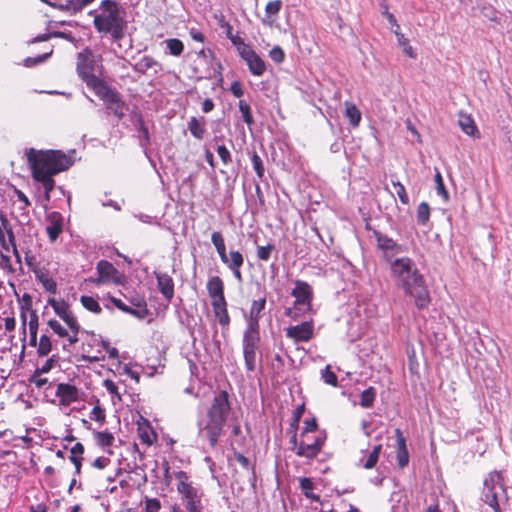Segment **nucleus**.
<instances>
[{"label": "nucleus", "mask_w": 512, "mask_h": 512, "mask_svg": "<svg viewBox=\"0 0 512 512\" xmlns=\"http://www.w3.org/2000/svg\"><path fill=\"white\" fill-rule=\"evenodd\" d=\"M344 105H345V113L344 114L348 118L350 125L352 127H358L361 122V119H362L360 110L357 108V106L354 103L349 102V101H345Z\"/></svg>", "instance_id": "72a5a7b5"}, {"label": "nucleus", "mask_w": 512, "mask_h": 512, "mask_svg": "<svg viewBox=\"0 0 512 512\" xmlns=\"http://www.w3.org/2000/svg\"><path fill=\"white\" fill-rule=\"evenodd\" d=\"M417 222L420 225H426L430 218V206L427 202H421L416 211Z\"/></svg>", "instance_id": "a18cd8bd"}, {"label": "nucleus", "mask_w": 512, "mask_h": 512, "mask_svg": "<svg viewBox=\"0 0 512 512\" xmlns=\"http://www.w3.org/2000/svg\"><path fill=\"white\" fill-rule=\"evenodd\" d=\"M239 110L241 112L243 121L248 126L252 125L254 123V119H253V116L251 113L250 105L246 101L240 100L239 101Z\"/></svg>", "instance_id": "864d4df0"}, {"label": "nucleus", "mask_w": 512, "mask_h": 512, "mask_svg": "<svg viewBox=\"0 0 512 512\" xmlns=\"http://www.w3.org/2000/svg\"><path fill=\"white\" fill-rule=\"evenodd\" d=\"M291 296H293L295 300L293 306L286 309V316L290 317L292 320H298L313 311L312 302L314 299V290L308 282L296 280L295 287L291 291Z\"/></svg>", "instance_id": "423d86ee"}, {"label": "nucleus", "mask_w": 512, "mask_h": 512, "mask_svg": "<svg viewBox=\"0 0 512 512\" xmlns=\"http://www.w3.org/2000/svg\"><path fill=\"white\" fill-rule=\"evenodd\" d=\"M390 271L396 286L414 298L417 308L424 309L430 304L431 298L425 279L411 258H395L390 263Z\"/></svg>", "instance_id": "f03ea898"}, {"label": "nucleus", "mask_w": 512, "mask_h": 512, "mask_svg": "<svg viewBox=\"0 0 512 512\" xmlns=\"http://www.w3.org/2000/svg\"><path fill=\"white\" fill-rule=\"evenodd\" d=\"M177 479V492L179 493L182 503L187 512L203 510L202 498L203 491L195 487L185 471H178L175 474Z\"/></svg>", "instance_id": "6e6552de"}, {"label": "nucleus", "mask_w": 512, "mask_h": 512, "mask_svg": "<svg viewBox=\"0 0 512 512\" xmlns=\"http://www.w3.org/2000/svg\"><path fill=\"white\" fill-rule=\"evenodd\" d=\"M260 330L245 329L242 339L243 356L246 370L253 372L256 369L260 352Z\"/></svg>", "instance_id": "1a4fd4ad"}, {"label": "nucleus", "mask_w": 512, "mask_h": 512, "mask_svg": "<svg viewBox=\"0 0 512 512\" xmlns=\"http://www.w3.org/2000/svg\"><path fill=\"white\" fill-rule=\"evenodd\" d=\"M274 250H275V246L272 243H269L266 246H258L257 247V257L262 261H268Z\"/></svg>", "instance_id": "bf43d9fd"}, {"label": "nucleus", "mask_w": 512, "mask_h": 512, "mask_svg": "<svg viewBox=\"0 0 512 512\" xmlns=\"http://www.w3.org/2000/svg\"><path fill=\"white\" fill-rule=\"evenodd\" d=\"M137 433L141 442L148 447L157 442L158 435L146 418L141 417L140 420L137 421Z\"/></svg>", "instance_id": "6ab92c4d"}, {"label": "nucleus", "mask_w": 512, "mask_h": 512, "mask_svg": "<svg viewBox=\"0 0 512 512\" xmlns=\"http://www.w3.org/2000/svg\"><path fill=\"white\" fill-rule=\"evenodd\" d=\"M48 304L53 308L54 312L64 322H78L76 316L71 311L69 304L65 300H56L55 298H49Z\"/></svg>", "instance_id": "412c9836"}, {"label": "nucleus", "mask_w": 512, "mask_h": 512, "mask_svg": "<svg viewBox=\"0 0 512 512\" xmlns=\"http://www.w3.org/2000/svg\"><path fill=\"white\" fill-rule=\"evenodd\" d=\"M265 306L266 297H261L257 300L252 301L249 311V317L247 319V329L260 330L259 320L262 317Z\"/></svg>", "instance_id": "a211bd4d"}, {"label": "nucleus", "mask_w": 512, "mask_h": 512, "mask_svg": "<svg viewBox=\"0 0 512 512\" xmlns=\"http://www.w3.org/2000/svg\"><path fill=\"white\" fill-rule=\"evenodd\" d=\"M0 227H2L4 234L7 236L9 244L16 243L12 225L10 221L7 219V217L2 213L0 214Z\"/></svg>", "instance_id": "de8ad7c7"}, {"label": "nucleus", "mask_w": 512, "mask_h": 512, "mask_svg": "<svg viewBox=\"0 0 512 512\" xmlns=\"http://www.w3.org/2000/svg\"><path fill=\"white\" fill-rule=\"evenodd\" d=\"M395 436L397 440L396 460L398 466L403 469L409 464V452L406 445V439L399 428L395 429Z\"/></svg>", "instance_id": "4be33fe9"}, {"label": "nucleus", "mask_w": 512, "mask_h": 512, "mask_svg": "<svg viewBox=\"0 0 512 512\" xmlns=\"http://www.w3.org/2000/svg\"><path fill=\"white\" fill-rule=\"evenodd\" d=\"M49 224L46 227L47 235L51 242H54L63 230V217L59 212H52L48 216Z\"/></svg>", "instance_id": "393cba45"}, {"label": "nucleus", "mask_w": 512, "mask_h": 512, "mask_svg": "<svg viewBox=\"0 0 512 512\" xmlns=\"http://www.w3.org/2000/svg\"><path fill=\"white\" fill-rule=\"evenodd\" d=\"M304 411H305V404L304 403L299 405L294 410L292 419L290 421L289 429H288V431H289V433L291 435H293L294 433H297L298 428H299V422L301 420V417L303 416Z\"/></svg>", "instance_id": "37998d69"}, {"label": "nucleus", "mask_w": 512, "mask_h": 512, "mask_svg": "<svg viewBox=\"0 0 512 512\" xmlns=\"http://www.w3.org/2000/svg\"><path fill=\"white\" fill-rule=\"evenodd\" d=\"M34 275L36 280L42 284L43 288L51 293L56 294L57 292V283L56 281L50 276L49 271L45 268H42L39 271H34Z\"/></svg>", "instance_id": "c756f323"}, {"label": "nucleus", "mask_w": 512, "mask_h": 512, "mask_svg": "<svg viewBox=\"0 0 512 512\" xmlns=\"http://www.w3.org/2000/svg\"><path fill=\"white\" fill-rule=\"evenodd\" d=\"M97 278H90L89 281L95 285L108 283H121V275L114 265L107 260H100L96 265Z\"/></svg>", "instance_id": "f8f14e48"}, {"label": "nucleus", "mask_w": 512, "mask_h": 512, "mask_svg": "<svg viewBox=\"0 0 512 512\" xmlns=\"http://www.w3.org/2000/svg\"><path fill=\"white\" fill-rule=\"evenodd\" d=\"M55 396L58 398L60 406L64 407L70 406L81 399L80 389L70 383H59Z\"/></svg>", "instance_id": "dca6fc26"}, {"label": "nucleus", "mask_w": 512, "mask_h": 512, "mask_svg": "<svg viewBox=\"0 0 512 512\" xmlns=\"http://www.w3.org/2000/svg\"><path fill=\"white\" fill-rule=\"evenodd\" d=\"M155 276L157 279V286L160 293L168 302H171L175 292L174 281L172 277L167 273H155Z\"/></svg>", "instance_id": "b1692460"}, {"label": "nucleus", "mask_w": 512, "mask_h": 512, "mask_svg": "<svg viewBox=\"0 0 512 512\" xmlns=\"http://www.w3.org/2000/svg\"><path fill=\"white\" fill-rule=\"evenodd\" d=\"M90 419L103 424L106 419L105 409L97 404L91 411Z\"/></svg>", "instance_id": "680f3d73"}, {"label": "nucleus", "mask_w": 512, "mask_h": 512, "mask_svg": "<svg viewBox=\"0 0 512 512\" xmlns=\"http://www.w3.org/2000/svg\"><path fill=\"white\" fill-rule=\"evenodd\" d=\"M101 13L96 14L93 25L97 32L110 34L114 41L124 38L126 22L120 16L119 5L115 0H102L100 3Z\"/></svg>", "instance_id": "20e7f679"}, {"label": "nucleus", "mask_w": 512, "mask_h": 512, "mask_svg": "<svg viewBox=\"0 0 512 512\" xmlns=\"http://www.w3.org/2000/svg\"><path fill=\"white\" fill-rule=\"evenodd\" d=\"M84 452L85 448L84 445L80 442H77L73 447L70 449V456L69 460L75 467V474L81 475L82 473V462L84 460Z\"/></svg>", "instance_id": "c85d7f7f"}, {"label": "nucleus", "mask_w": 512, "mask_h": 512, "mask_svg": "<svg viewBox=\"0 0 512 512\" xmlns=\"http://www.w3.org/2000/svg\"><path fill=\"white\" fill-rule=\"evenodd\" d=\"M392 185L395 188V192H396L397 196L399 197L400 202L403 205H408L410 200H409V196L406 192L405 186L398 180L392 181Z\"/></svg>", "instance_id": "6e6d98bb"}, {"label": "nucleus", "mask_w": 512, "mask_h": 512, "mask_svg": "<svg viewBox=\"0 0 512 512\" xmlns=\"http://www.w3.org/2000/svg\"><path fill=\"white\" fill-rule=\"evenodd\" d=\"M93 436L97 445L101 448L111 447L115 440L113 433L109 431H95Z\"/></svg>", "instance_id": "4c0bfd02"}, {"label": "nucleus", "mask_w": 512, "mask_h": 512, "mask_svg": "<svg viewBox=\"0 0 512 512\" xmlns=\"http://www.w3.org/2000/svg\"><path fill=\"white\" fill-rule=\"evenodd\" d=\"M119 120L122 119L127 110L126 103L121 99L120 93L109 86L106 82L93 91Z\"/></svg>", "instance_id": "9d476101"}, {"label": "nucleus", "mask_w": 512, "mask_h": 512, "mask_svg": "<svg viewBox=\"0 0 512 512\" xmlns=\"http://www.w3.org/2000/svg\"><path fill=\"white\" fill-rule=\"evenodd\" d=\"M269 57L277 64L282 63L285 60V52L280 46H274L269 51Z\"/></svg>", "instance_id": "e2e57ef3"}, {"label": "nucleus", "mask_w": 512, "mask_h": 512, "mask_svg": "<svg viewBox=\"0 0 512 512\" xmlns=\"http://www.w3.org/2000/svg\"><path fill=\"white\" fill-rule=\"evenodd\" d=\"M381 450H382L381 444L374 446L373 450L369 453V455L363 465V467L365 469H372L376 466L378 459H379V455L381 453Z\"/></svg>", "instance_id": "09e8293b"}, {"label": "nucleus", "mask_w": 512, "mask_h": 512, "mask_svg": "<svg viewBox=\"0 0 512 512\" xmlns=\"http://www.w3.org/2000/svg\"><path fill=\"white\" fill-rule=\"evenodd\" d=\"M0 267L10 274H15L16 270L12 265L11 259L8 255L0 252Z\"/></svg>", "instance_id": "69168bd1"}, {"label": "nucleus", "mask_w": 512, "mask_h": 512, "mask_svg": "<svg viewBox=\"0 0 512 512\" xmlns=\"http://www.w3.org/2000/svg\"><path fill=\"white\" fill-rule=\"evenodd\" d=\"M217 153L222 161V163L227 166L232 162V156L230 151L227 149L225 145H219L217 147Z\"/></svg>", "instance_id": "338daca9"}, {"label": "nucleus", "mask_w": 512, "mask_h": 512, "mask_svg": "<svg viewBox=\"0 0 512 512\" xmlns=\"http://www.w3.org/2000/svg\"><path fill=\"white\" fill-rule=\"evenodd\" d=\"M188 129L194 138H196L198 140L203 139V137L206 133L205 119L203 117L202 118L192 117L190 119V121L188 122Z\"/></svg>", "instance_id": "2f4dec72"}, {"label": "nucleus", "mask_w": 512, "mask_h": 512, "mask_svg": "<svg viewBox=\"0 0 512 512\" xmlns=\"http://www.w3.org/2000/svg\"><path fill=\"white\" fill-rule=\"evenodd\" d=\"M244 263V257L241 252L231 250L229 252L228 262L224 263L233 273L236 280L242 281L241 267Z\"/></svg>", "instance_id": "bb28decb"}, {"label": "nucleus", "mask_w": 512, "mask_h": 512, "mask_svg": "<svg viewBox=\"0 0 512 512\" xmlns=\"http://www.w3.org/2000/svg\"><path fill=\"white\" fill-rule=\"evenodd\" d=\"M109 300L115 307H117L122 312L135 316L136 318L139 319H144L149 313L147 309V304L143 299L138 300L136 302H132L136 308H132L126 305L121 299L116 298L114 296H109Z\"/></svg>", "instance_id": "f3484780"}, {"label": "nucleus", "mask_w": 512, "mask_h": 512, "mask_svg": "<svg viewBox=\"0 0 512 512\" xmlns=\"http://www.w3.org/2000/svg\"><path fill=\"white\" fill-rule=\"evenodd\" d=\"M458 123L465 134L475 136V134L478 133L477 126L470 115L461 113L459 115Z\"/></svg>", "instance_id": "c9c22d12"}, {"label": "nucleus", "mask_w": 512, "mask_h": 512, "mask_svg": "<svg viewBox=\"0 0 512 512\" xmlns=\"http://www.w3.org/2000/svg\"><path fill=\"white\" fill-rule=\"evenodd\" d=\"M27 163L34 181L41 183L44 198L50 201V194L55 188L54 176L67 171L74 163L71 156L62 150H36L30 148L26 152Z\"/></svg>", "instance_id": "f257e3e1"}, {"label": "nucleus", "mask_w": 512, "mask_h": 512, "mask_svg": "<svg viewBox=\"0 0 512 512\" xmlns=\"http://www.w3.org/2000/svg\"><path fill=\"white\" fill-rule=\"evenodd\" d=\"M299 487L304 496L310 500L321 503L320 496L313 492L315 486L313 481L308 477H302L299 479Z\"/></svg>", "instance_id": "f704fd0d"}, {"label": "nucleus", "mask_w": 512, "mask_h": 512, "mask_svg": "<svg viewBox=\"0 0 512 512\" xmlns=\"http://www.w3.org/2000/svg\"><path fill=\"white\" fill-rule=\"evenodd\" d=\"M282 8L281 0L269 1L265 6V16L262 18V23L266 26L272 27L276 21V16Z\"/></svg>", "instance_id": "cd10ccee"}, {"label": "nucleus", "mask_w": 512, "mask_h": 512, "mask_svg": "<svg viewBox=\"0 0 512 512\" xmlns=\"http://www.w3.org/2000/svg\"><path fill=\"white\" fill-rule=\"evenodd\" d=\"M399 45L403 48V52L410 58H416V53L413 47L409 44V40L404 37L402 33L395 30Z\"/></svg>", "instance_id": "603ef678"}, {"label": "nucleus", "mask_w": 512, "mask_h": 512, "mask_svg": "<svg viewBox=\"0 0 512 512\" xmlns=\"http://www.w3.org/2000/svg\"><path fill=\"white\" fill-rule=\"evenodd\" d=\"M251 162H252L253 168H254L257 176L260 179L263 178L264 173H265V168H264L263 161H262L261 157L256 152H254L253 155L251 156Z\"/></svg>", "instance_id": "052dcab7"}, {"label": "nucleus", "mask_w": 512, "mask_h": 512, "mask_svg": "<svg viewBox=\"0 0 512 512\" xmlns=\"http://www.w3.org/2000/svg\"><path fill=\"white\" fill-rule=\"evenodd\" d=\"M206 288L211 302L226 300L224 282L219 276L210 277L207 281Z\"/></svg>", "instance_id": "aec40b11"}, {"label": "nucleus", "mask_w": 512, "mask_h": 512, "mask_svg": "<svg viewBox=\"0 0 512 512\" xmlns=\"http://www.w3.org/2000/svg\"><path fill=\"white\" fill-rule=\"evenodd\" d=\"M169 52L173 56H180L184 50V44L181 40L177 38L167 39L165 41Z\"/></svg>", "instance_id": "3c124183"}, {"label": "nucleus", "mask_w": 512, "mask_h": 512, "mask_svg": "<svg viewBox=\"0 0 512 512\" xmlns=\"http://www.w3.org/2000/svg\"><path fill=\"white\" fill-rule=\"evenodd\" d=\"M240 57L246 62L252 75L260 77L265 73L266 63L252 47H244Z\"/></svg>", "instance_id": "2eb2a0df"}, {"label": "nucleus", "mask_w": 512, "mask_h": 512, "mask_svg": "<svg viewBox=\"0 0 512 512\" xmlns=\"http://www.w3.org/2000/svg\"><path fill=\"white\" fill-rule=\"evenodd\" d=\"M93 340L82 344L81 359L88 363H96L105 359L103 351L93 343Z\"/></svg>", "instance_id": "5701e85b"}, {"label": "nucleus", "mask_w": 512, "mask_h": 512, "mask_svg": "<svg viewBox=\"0 0 512 512\" xmlns=\"http://www.w3.org/2000/svg\"><path fill=\"white\" fill-rule=\"evenodd\" d=\"M286 337L292 339L295 343L309 342L314 337L313 320L286 328Z\"/></svg>", "instance_id": "ddd939ff"}, {"label": "nucleus", "mask_w": 512, "mask_h": 512, "mask_svg": "<svg viewBox=\"0 0 512 512\" xmlns=\"http://www.w3.org/2000/svg\"><path fill=\"white\" fill-rule=\"evenodd\" d=\"M85 7V1L83 0H67L63 4H58L57 9L70 15H75L81 12Z\"/></svg>", "instance_id": "e433bc0d"}, {"label": "nucleus", "mask_w": 512, "mask_h": 512, "mask_svg": "<svg viewBox=\"0 0 512 512\" xmlns=\"http://www.w3.org/2000/svg\"><path fill=\"white\" fill-rule=\"evenodd\" d=\"M211 241H212L213 245L215 246V249L219 255L221 262L227 263L229 254H227L225 240H224V237L221 234V232L214 231L211 235Z\"/></svg>", "instance_id": "7c9ffc66"}, {"label": "nucleus", "mask_w": 512, "mask_h": 512, "mask_svg": "<svg viewBox=\"0 0 512 512\" xmlns=\"http://www.w3.org/2000/svg\"><path fill=\"white\" fill-rule=\"evenodd\" d=\"M52 351V341L46 334L40 336L37 345V355L39 357H46Z\"/></svg>", "instance_id": "a19ab883"}, {"label": "nucleus", "mask_w": 512, "mask_h": 512, "mask_svg": "<svg viewBox=\"0 0 512 512\" xmlns=\"http://www.w3.org/2000/svg\"><path fill=\"white\" fill-rule=\"evenodd\" d=\"M157 65L159 63L153 57L145 55L133 66V69L137 73L145 74L149 69Z\"/></svg>", "instance_id": "58836bf2"}, {"label": "nucleus", "mask_w": 512, "mask_h": 512, "mask_svg": "<svg viewBox=\"0 0 512 512\" xmlns=\"http://www.w3.org/2000/svg\"><path fill=\"white\" fill-rule=\"evenodd\" d=\"M376 397V390L374 387H369L365 389L360 396V405L363 408L372 407Z\"/></svg>", "instance_id": "49530a36"}, {"label": "nucleus", "mask_w": 512, "mask_h": 512, "mask_svg": "<svg viewBox=\"0 0 512 512\" xmlns=\"http://www.w3.org/2000/svg\"><path fill=\"white\" fill-rule=\"evenodd\" d=\"M47 324L59 338L67 341V343L63 344V349L67 350L79 341V333L81 330L79 322H65L67 328L56 319H50Z\"/></svg>", "instance_id": "9b49d317"}, {"label": "nucleus", "mask_w": 512, "mask_h": 512, "mask_svg": "<svg viewBox=\"0 0 512 512\" xmlns=\"http://www.w3.org/2000/svg\"><path fill=\"white\" fill-rule=\"evenodd\" d=\"M485 503H487L493 510L494 512H500V505H499V502H498V492L497 491H493V489L491 491H486L485 493Z\"/></svg>", "instance_id": "4d7b16f0"}, {"label": "nucleus", "mask_w": 512, "mask_h": 512, "mask_svg": "<svg viewBox=\"0 0 512 512\" xmlns=\"http://www.w3.org/2000/svg\"><path fill=\"white\" fill-rule=\"evenodd\" d=\"M53 53V49L50 48L49 51L43 53L42 55H38L36 57H27L25 60H24V65L26 67H33V66H36L40 63H43L44 61H46Z\"/></svg>", "instance_id": "5fc2aeb1"}, {"label": "nucleus", "mask_w": 512, "mask_h": 512, "mask_svg": "<svg viewBox=\"0 0 512 512\" xmlns=\"http://www.w3.org/2000/svg\"><path fill=\"white\" fill-rule=\"evenodd\" d=\"M230 411L231 403L228 392L225 390L217 392L207 408L204 419L199 423V434L208 440L211 448L216 447L223 435Z\"/></svg>", "instance_id": "7ed1b4c3"}, {"label": "nucleus", "mask_w": 512, "mask_h": 512, "mask_svg": "<svg viewBox=\"0 0 512 512\" xmlns=\"http://www.w3.org/2000/svg\"><path fill=\"white\" fill-rule=\"evenodd\" d=\"M37 332H38V315L35 310H31L30 312V320H29V333L30 340L29 344L33 347H37Z\"/></svg>", "instance_id": "ea45409f"}, {"label": "nucleus", "mask_w": 512, "mask_h": 512, "mask_svg": "<svg viewBox=\"0 0 512 512\" xmlns=\"http://www.w3.org/2000/svg\"><path fill=\"white\" fill-rule=\"evenodd\" d=\"M304 426L302 428V433H312V434H318V422L315 417H312L311 419H306L303 422Z\"/></svg>", "instance_id": "0e129e2a"}, {"label": "nucleus", "mask_w": 512, "mask_h": 512, "mask_svg": "<svg viewBox=\"0 0 512 512\" xmlns=\"http://www.w3.org/2000/svg\"><path fill=\"white\" fill-rule=\"evenodd\" d=\"M111 463L110 458L105 456H99L91 462V467L97 470H103Z\"/></svg>", "instance_id": "774afa93"}, {"label": "nucleus", "mask_w": 512, "mask_h": 512, "mask_svg": "<svg viewBox=\"0 0 512 512\" xmlns=\"http://www.w3.org/2000/svg\"><path fill=\"white\" fill-rule=\"evenodd\" d=\"M24 252V260L29 269L34 273V271H39L42 268L39 267L36 256L33 254L32 250L28 247L22 248Z\"/></svg>", "instance_id": "8fccbe9b"}, {"label": "nucleus", "mask_w": 512, "mask_h": 512, "mask_svg": "<svg viewBox=\"0 0 512 512\" xmlns=\"http://www.w3.org/2000/svg\"><path fill=\"white\" fill-rule=\"evenodd\" d=\"M80 302L85 309L94 314H100L102 312V308L98 301L92 296L83 295L80 297Z\"/></svg>", "instance_id": "c03bdc74"}, {"label": "nucleus", "mask_w": 512, "mask_h": 512, "mask_svg": "<svg viewBox=\"0 0 512 512\" xmlns=\"http://www.w3.org/2000/svg\"><path fill=\"white\" fill-rule=\"evenodd\" d=\"M373 233L376 238L378 248L383 252L385 260L390 264L395 259L394 257L402 252L401 245L377 230H374Z\"/></svg>", "instance_id": "4468645a"}, {"label": "nucleus", "mask_w": 512, "mask_h": 512, "mask_svg": "<svg viewBox=\"0 0 512 512\" xmlns=\"http://www.w3.org/2000/svg\"><path fill=\"white\" fill-rule=\"evenodd\" d=\"M322 379L325 383L336 387L338 385V378L335 372L332 371L331 366L327 365L322 371Z\"/></svg>", "instance_id": "13d9d810"}, {"label": "nucleus", "mask_w": 512, "mask_h": 512, "mask_svg": "<svg viewBox=\"0 0 512 512\" xmlns=\"http://www.w3.org/2000/svg\"><path fill=\"white\" fill-rule=\"evenodd\" d=\"M484 485L485 489L488 491H491L492 489L493 491H497L498 489L505 492L504 478L501 472H491L488 478L485 479Z\"/></svg>", "instance_id": "473e14b6"}, {"label": "nucleus", "mask_w": 512, "mask_h": 512, "mask_svg": "<svg viewBox=\"0 0 512 512\" xmlns=\"http://www.w3.org/2000/svg\"><path fill=\"white\" fill-rule=\"evenodd\" d=\"M97 67V61L90 48L87 47L77 54V74L92 91L105 83V81L96 74Z\"/></svg>", "instance_id": "0eeeda50"}, {"label": "nucleus", "mask_w": 512, "mask_h": 512, "mask_svg": "<svg viewBox=\"0 0 512 512\" xmlns=\"http://www.w3.org/2000/svg\"><path fill=\"white\" fill-rule=\"evenodd\" d=\"M434 180L437 194L440 195L445 202L449 201V193L445 187L442 174L437 167H435Z\"/></svg>", "instance_id": "79ce46f5"}, {"label": "nucleus", "mask_w": 512, "mask_h": 512, "mask_svg": "<svg viewBox=\"0 0 512 512\" xmlns=\"http://www.w3.org/2000/svg\"><path fill=\"white\" fill-rule=\"evenodd\" d=\"M216 320L222 328H228L231 318L228 312V304L226 300L211 302Z\"/></svg>", "instance_id": "a878e982"}, {"label": "nucleus", "mask_w": 512, "mask_h": 512, "mask_svg": "<svg viewBox=\"0 0 512 512\" xmlns=\"http://www.w3.org/2000/svg\"><path fill=\"white\" fill-rule=\"evenodd\" d=\"M326 440L327 435L325 431H321L318 434L301 432L299 438L297 433L291 435L289 443L292 452L296 456L306 460H314L321 453Z\"/></svg>", "instance_id": "39448f33"}]
</instances>
